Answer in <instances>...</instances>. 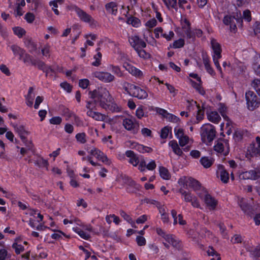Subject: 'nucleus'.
I'll return each instance as SVG.
<instances>
[{
  "instance_id": "1",
  "label": "nucleus",
  "mask_w": 260,
  "mask_h": 260,
  "mask_svg": "<svg viewBox=\"0 0 260 260\" xmlns=\"http://www.w3.org/2000/svg\"><path fill=\"white\" fill-rule=\"evenodd\" d=\"M88 96L92 101L86 102V107L88 109L87 115L95 120L103 121L105 116L100 112L93 111L96 105H99L106 111L112 113H119L122 107L114 100L107 88L99 87L88 92Z\"/></svg>"
},
{
  "instance_id": "2",
  "label": "nucleus",
  "mask_w": 260,
  "mask_h": 260,
  "mask_svg": "<svg viewBox=\"0 0 260 260\" xmlns=\"http://www.w3.org/2000/svg\"><path fill=\"white\" fill-rule=\"evenodd\" d=\"M223 23L229 27L230 32L236 34L238 30V27L242 28L243 18L240 10H237L231 14H226L222 19Z\"/></svg>"
},
{
  "instance_id": "3",
  "label": "nucleus",
  "mask_w": 260,
  "mask_h": 260,
  "mask_svg": "<svg viewBox=\"0 0 260 260\" xmlns=\"http://www.w3.org/2000/svg\"><path fill=\"white\" fill-rule=\"evenodd\" d=\"M122 88L125 93L139 100L145 99L148 97V93L145 89L127 82L123 83Z\"/></svg>"
},
{
  "instance_id": "4",
  "label": "nucleus",
  "mask_w": 260,
  "mask_h": 260,
  "mask_svg": "<svg viewBox=\"0 0 260 260\" xmlns=\"http://www.w3.org/2000/svg\"><path fill=\"white\" fill-rule=\"evenodd\" d=\"M215 127L214 125L207 123L202 125L201 128V136L203 142H211L216 136Z\"/></svg>"
},
{
  "instance_id": "5",
  "label": "nucleus",
  "mask_w": 260,
  "mask_h": 260,
  "mask_svg": "<svg viewBox=\"0 0 260 260\" xmlns=\"http://www.w3.org/2000/svg\"><path fill=\"white\" fill-rule=\"evenodd\" d=\"M69 10L75 12L81 21L88 23L91 26L95 24L96 21L92 17L77 5H70L69 7Z\"/></svg>"
},
{
  "instance_id": "6",
  "label": "nucleus",
  "mask_w": 260,
  "mask_h": 260,
  "mask_svg": "<svg viewBox=\"0 0 260 260\" xmlns=\"http://www.w3.org/2000/svg\"><path fill=\"white\" fill-rule=\"evenodd\" d=\"M214 150L221 155L227 156L230 152L229 140L224 139H219L214 146Z\"/></svg>"
},
{
  "instance_id": "7",
  "label": "nucleus",
  "mask_w": 260,
  "mask_h": 260,
  "mask_svg": "<svg viewBox=\"0 0 260 260\" xmlns=\"http://www.w3.org/2000/svg\"><path fill=\"white\" fill-rule=\"evenodd\" d=\"M247 108L253 111L260 105V98H258L253 91L249 90L245 93Z\"/></svg>"
},
{
  "instance_id": "8",
  "label": "nucleus",
  "mask_w": 260,
  "mask_h": 260,
  "mask_svg": "<svg viewBox=\"0 0 260 260\" xmlns=\"http://www.w3.org/2000/svg\"><path fill=\"white\" fill-rule=\"evenodd\" d=\"M179 192L181 194L185 202L190 203L191 205L194 208H200V202L196 196L192 194L190 192L187 191L182 188H180L179 190Z\"/></svg>"
},
{
  "instance_id": "9",
  "label": "nucleus",
  "mask_w": 260,
  "mask_h": 260,
  "mask_svg": "<svg viewBox=\"0 0 260 260\" xmlns=\"http://www.w3.org/2000/svg\"><path fill=\"white\" fill-rule=\"evenodd\" d=\"M122 124L126 130L133 131L134 133H137L139 130V122L132 117L123 119Z\"/></svg>"
},
{
  "instance_id": "10",
  "label": "nucleus",
  "mask_w": 260,
  "mask_h": 260,
  "mask_svg": "<svg viewBox=\"0 0 260 260\" xmlns=\"http://www.w3.org/2000/svg\"><path fill=\"white\" fill-rule=\"evenodd\" d=\"M92 75L104 83H110L115 80L114 76L107 72L95 71L92 73Z\"/></svg>"
},
{
  "instance_id": "11",
  "label": "nucleus",
  "mask_w": 260,
  "mask_h": 260,
  "mask_svg": "<svg viewBox=\"0 0 260 260\" xmlns=\"http://www.w3.org/2000/svg\"><path fill=\"white\" fill-rule=\"evenodd\" d=\"M243 246L249 253V256L253 260H259L260 259V245L254 246L251 244L243 243Z\"/></svg>"
},
{
  "instance_id": "12",
  "label": "nucleus",
  "mask_w": 260,
  "mask_h": 260,
  "mask_svg": "<svg viewBox=\"0 0 260 260\" xmlns=\"http://www.w3.org/2000/svg\"><path fill=\"white\" fill-rule=\"evenodd\" d=\"M128 42L135 51L139 49H143L146 47V43L145 41L137 35L129 37Z\"/></svg>"
},
{
  "instance_id": "13",
  "label": "nucleus",
  "mask_w": 260,
  "mask_h": 260,
  "mask_svg": "<svg viewBox=\"0 0 260 260\" xmlns=\"http://www.w3.org/2000/svg\"><path fill=\"white\" fill-rule=\"evenodd\" d=\"M238 204L245 214L251 216L253 214L252 206L246 199L244 198H239Z\"/></svg>"
},
{
  "instance_id": "14",
  "label": "nucleus",
  "mask_w": 260,
  "mask_h": 260,
  "mask_svg": "<svg viewBox=\"0 0 260 260\" xmlns=\"http://www.w3.org/2000/svg\"><path fill=\"white\" fill-rule=\"evenodd\" d=\"M240 176L245 180H256L260 178V168H256L254 170L243 172L241 174Z\"/></svg>"
},
{
  "instance_id": "15",
  "label": "nucleus",
  "mask_w": 260,
  "mask_h": 260,
  "mask_svg": "<svg viewBox=\"0 0 260 260\" xmlns=\"http://www.w3.org/2000/svg\"><path fill=\"white\" fill-rule=\"evenodd\" d=\"M38 69L42 71L45 73L46 77H53L56 74V71L53 69L51 66L46 64L44 61L39 62Z\"/></svg>"
},
{
  "instance_id": "16",
  "label": "nucleus",
  "mask_w": 260,
  "mask_h": 260,
  "mask_svg": "<svg viewBox=\"0 0 260 260\" xmlns=\"http://www.w3.org/2000/svg\"><path fill=\"white\" fill-rule=\"evenodd\" d=\"M204 201L206 206L210 210H214L218 204V201L209 193L205 195Z\"/></svg>"
},
{
  "instance_id": "17",
  "label": "nucleus",
  "mask_w": 260,
  "mask_h": 260,
  "mask_svg": "<svg viewBox=\"0 0 260 260\" xmlns=\"http://www.w3.org/2000/svg\"><path fill=\"white\" fill-rule=\"evenodd\" d=\"M125 70L128 72L132 76L141 79L144 77L143 73L138 68H137L135 66L131 64H127L126 66H124Z\"/></svg>"
},
{
  "instance_id": "18",
  "label": "nucleus",
  "mask_w": 260,
  "mask_h": 260,
  "mask_svg": "<svg viewBox=\"0 0 260 260\" xmlns=\"http://www.w3.org/2000/svg\"><path fill=\"white\" fill-rule=\"evenodd\" d=\"M211 46L213 51L212 55H215L216 57L218 58H221V47L220 44L217 42L216 40L213 38L211 40Z\"/></svg>"
},
{
  "instance_id": "19",
  "label": "nucleus",
  "mask_w": 260,
  "mask_h": 260,
  "mask_svg": "<svg viewBox=\"0 0 260 260\" xmlns=\"http://www.w3.org/2000/svg\"><path fill=\"white\" fill-rule=\"evenodd\" d=\"M131 147L141 153H151L153 151L152 148L144 146L137 142H132Z\"/></svg>"
},
{
  "instance_id": "20",
  "label": "nucleus",
  "mask_w": 260,
  "mask_h": 260,
  "mask_svg": "<svg viewBox=\"0 0 260 260\" xmlns=\"http://www.w3.org/2000/svg\"><path fill=\"white\" fill-rule=\"evenodd\" d=\"M125 154L128 157V162L134 167L138 166L139 163V158L138 155L132 150H128L125 151Z\"/></svg>"
},
{
  "instance_id": "21",
  "label": "nucleus",
  "mask_w": 260,
  "mask_h": 260,
  "mask_svg": "<svg viewBox=\"0 0 260 260\" xmlns=\"http://www.w3.org/2000/svg\"><path fill=\"white\" fill-rule=\"evenodd\" d=\"M15 129L19 135L21 140L25 142L27 141V136L29 134V132L25 129L24 126L22 125H17Z\"/></svg>"
},
{
  "instance_id": "22",
  "label": "nucleus",
  "mask_w": 260,
  "mask_h": 260,
  "mask_svg": "<svg viewBox=\"0 0 260 260\" xmlns=\"http://www.w3.org/2000/svg\"><path fill=\"white\" fill-rule=\"evenodd\" d=\"M41 61L39 59L35 58L32 55L26 53L24 56L23 61L27 66L31 65L38 68V64L40 63L39 62Z\"/></svg>"
},
{
  "instance_id": "23",
  "label": "nucleus",
  "mask_w": 260,
  "mask_h": 260,
  "mask_svg": "<svg viewBox=\"0 0 260 260\" xmlns=\"http://www.w3.org/2000/svg\"><path fill=\"white\" fill-rule=\"evenodd\" d=\"M168 145L171 148L173 152L176 155L179 157H183L184 155L183 150L180 148L176 140H173L170 141L168 143Z\"/></svg>"
},
{
  "instance_id": "24",
  "label": "nucleus",
  "mask_w": 260,
  "mask_h": 260,
  "mask_svg": "<svg viewBox=\"0 0 260 260\" xmlns=\"http://www.w3.org/2000/svg\"><path fill=\"white\" fill-rule=\"evenodd\" d=\"M189 82L192 87L197 91L199 94L202 95H204L206 94V91L202 86L203 82L201 80V82H196L192 79H190Z\"/></svg>"
},
{
  "instance_id": "25",
  "label": "nucleus",
  "mask_w": 260,
  "mask_h": 260,
  "mask_svg": "<svg viewBox=\"0 0 260 260\" xmlns=\"http://www.w3.org/2000/svg\"><path fill=\"white\" fill-rule=\"evenodd\" d=\"M105 9L107 12L113 15H116L118 13V5L116 2H111L105 5Z\"/></svg>"
},
{
  "instance_id": "26",
  "label": "nucleus",
  "mask_w": 260,
  "mask_h": 260,
  "mask_svg": "<svg viewBox=\"0 0 260 260\" xmlns=\"http://www.w3.org/2000/svg\"><path fill=\"white\" fill-rule=\"evenodd\" d=\"M186 185L194 190H200L201 187L200 182L192 177H189L186 180Z\"/></svg>"
},
{
  "instance_id": "27",
  "label": "nucleus",
  "mask_w": 260,
  "mask_h": 260,
  "mask_svg": "<svg viewBox=\"0 0 260 260\" xmlns=\"http://www.w3.org/2000/svg\"><path fill=\"white\" fill-rule=\"evenodd\" d=\"M206 113L208 119L214 123H218L221 120V117L217 111H207Z\"/></svg>"
},
{
  "instance_id": "28",
  "label": "nucleus",
  "mask_w": 260,
  "mask_h": 260,
  "mask_svg": "<svg viewBox=\"0 0 260 260\" xmlns=\"http://www.w3.org/2000/svg\"><path fill=\"white\" fill-rule=\"evenodd\" d=\"M218 169L221 181L224 183H227L229 180V172L224 169V166L222 165H219Z\"/></svg>"
},
{
  "instance_id": "29",
  "label": "nucleus",
  "mask_w": 260,
  "mask_h": 260,
  "mask_svg": "<svg viewBox=\"0 0 260 260\" xmlns=\"http://www.w3.org/2000/svg\"><path fill=\"white\" fill-rule=\"evenodd\" d=\"M185 45V40L183 38H179L175 40L172 43H170L168 47V49L170 48L179 49L184 47Z\"/></svg>"
},
{
  "instance_id": "30",
  "label": "nucleus",
  "mask_w": 260,
  "mask_h": 260,
  "mask_svg": "<svg viewBox=\"0 0 260 260\" xmlns=\"http://www.w3.org/2000/svg\"><path fill=\"white\" fill-rule=\"evenodd\" d=\"M214 159L208 156H203L200 158V162L205 168H210L214 163Z\"/></svg>"
},
{
  "instance_id": "31",
  "label": "nucleus",
  "mask_w": 260,
  "mask_h": 260,
  "mask_svg": "<svg viewBox=\"0 0 260 260\" xmlns=\"http://www.w3.org/2000/svg\"><path fill=\"white\" fill-rule=\"evenodd\" d=\"M72 230L75 233L77 234L81 238L84 240H88L90 238V236L89 234L86 233L85 232L81 230L79 227H73Z\"/></svg>"
},
{
  "instance_id": "32",
  "label": "nucleus",
  "mask_w": 260,
  "mask_h": 260,
  "mask_svg": "<svg viewBox=\"0 0 260 260\" xmlns=\"http://www.w3.org/2000/svg\"><path fill=\"white\" fill-rule=\"evenodd\" d=\"M252 68L256 75L260 77V55L254 57Z\"/></svg>"
},
{
  "instance_id": "33",
  "label": "nucleus",
  "mask_w": 260,
  "mask_h": 260,
  "mask_svg": "<svg viewBox=\"0 0 260 260\" xmlns=\"http://www.w3.org/2000/svg\"><path fill=\"white\" fill-rule=\"evenodd\" d=\"M126 23L136 28L139 27L141 25L140 20L133 16H131L127 18Z\"/></svg>"
},
{
  "instance_id": "34",
  "label": "nucleus",
  "mask_w": 260,
  "mask_h": 260,
  "mask_svg": "<svg viewBox=\"0 0 260 260\" xmlns=\"http://www.w3.org/2000/svg\"><path fill=\"white\" fill-rule=\"evenodd\" d=\"M182 28L184 30V34L185 35L186 38L188 40H191L193 42H194L196 40L195 36L194 35V32L193 29H191V28H186L185 25L182 26Z\"/></svg>"
},
{
  "instance_id": "35",
  "label": "nucleus",
  "mask_w": 260,
  "mask_h": 260,
  "mask_svg": "<svg viewBox=\"0 0 260 260\" xmlns=\"http://www.w3.org/2000/svg\"><path fill=\"white\" fill-rule=\"evenodd\" d=\"M159 173L160 177L164 180H169L171 178V175L168 170L164 167H159Z\"/></svg>"
},
{
  "instance_id": "36",
  "label": "nucleus",
  "mask_w": 260,
  "mask_h": 260,
  "mask_svg": "<svg viewBox=\"0 0 260 260\" xmlns=\"http://www.w3.org/2000/svg\"><path fill=\"white\" fill-rule=\"evenodd\" d=\"M100 50V48L96 49V51H98V53L94 55L93 58L95 59V61L91 63L92 66L94 67H99L101 64L102 54L100 52H99Z\"/></svg>"
},
{
  "instance_id": "37",
  "label": "nucleus",
  "mask_w": 260,
  "mask_h": 260,
  "mask_svg": "<svg viewBox=\"0 0 260 260\" xmlns=\"http://www.w3.org/2000/svg\"><path fill=\"white\" fill-rule=\"evenodd\" d=\"M34 164L36 166L39 167V168H46V169H48V167L49 166V163L47 160L44 159L43 157H40L37 158L34 162Z\"/></svg>"
},
{
  "instance_id": "38",
  "label": "nucleus",
  "mask_w": 260,
  "mask_h": 260,
  "mask_svg": "<svg viewBox=\"0 0 260 260\" xmlns=\"http://www.w3.org/2000/svg\"><path fill=\"white\" fill-rule=\"evenodd\" d=\"M109 70H111L113 74L116 75L118 77H122L123 76V74L121 71L119 67L117 66H114L113 64H110L108 66Z\"/></svg>"
},
{
  "instance_id": "39",
  "label": "nucleus",
  "mask_w": 260,
  "mask_h": 260,
  "mask_svg": "<svg viewBox=\"0 0 260 260\" xmlns=\"http://www.w3.org/2000/svg\"><path fill=\"white\" fill-rule=\"evenodd\" d=\"M164 3L169 10L174 9L176 11H177L178 5L177 0H165Z\"/></svg>"
},
{
  "instance_id": "40",
  "label": "nucleus",
  "mask_w": 260,
  "mask_h": 260,
  "mask_svg": "<svg viewBox=\"0 0 260 260\" xmlns=\"http://www.w3.org/2000/svg\"><path fill=\"white\" fill-rule=\"evenodd\" d=\"M255 141L257 145V147H255L254 145H252L251 147L252 153L254 155H260V137L257 136L255 138Z\"/></svg>"
},
{
  "instance_id": "41",
  "label": "nucleus",
  "mask_w": 260,
  "mask_h": 260,
  "mask_svg": "<svg viewBox=\"0 0 260 260\" xmlns=\"http://www.w3.org/2000/svg\"><path fill=\"white\" fill-rule=\"evenodd\" d=\"M16 240L13 243L12 247L15 250V252L16 254H19L21 252L24 251V247L23 245L19 244Z\"/></svg>"
},
{
  "instance_id": "42",
  "label": "nucleus",
  "mask_w": 260,
  "mask_h": 260,
  "mask_svg": "<svg viewBox=\"0 0 260 260\" xmlns=\"http://www.w3.org/2000/svg\"><path fill=\"white\" fill-rule=\"evenodd\" d=\"M172 127L166 126L161 128L160 131V137L161 139H167L168 137L169 133H172Z\"/></svg>"
},
{
  "instance_id": "43",
  "label": "nucleus",
  "mask_w": 260,
  "mask_h": 260,
  "mask_svg": "<svg viewBox=\"0 0 260 260\" xmlns=\"http://www.w3.org/2000/svg\"><path fill=\"white\" fill-rule=\"evenodd\" d=\"M198 107V111L196 116V120L198 121V122L203 119L204 117V113H205V108L202 106L200 107V105L197 106Z\"/></svg>"
},
{
  "instance_id": "44",
  "label": "nucleus",
  "mask_w": 260,
  "mask_h": 260,
  "mask_svg": "<svg viewBox=\"0 0 260 260\" xmlns=\"http://www.w3.org/2000/svg\"><path fill=\"white\" fill-rule=\"evenodd\" d=\"M14 34L17 36L18 38H21L26 34L25 29L19 26H15L13 28Z\"/></svg>"
},
{
  "instance_id": "45",
  "label": "nucleus",
  "mask_w": 260,
  "mask_h": 260,
  "mask_svg": "<svg viewBox=\"0 0 260 260\" xmlns=\"http://www.w3.org/2000/svg\"><path fill=\"white\" fill-rule=\"evenodd\" d=\"M166 120L169 122L179 124L180 122V119L178 116L169 113L168 115L166 116Z\"/></svg>"
},
{
  "instance_id": "46",
  "label": "nucleus",
  "mask_w": 260,
  "mask_h": 260,
  "mask_svg": "<svg viewBox=\"0 0 260 260\" xmlns=\"http://www.w3.org/2000/svg\"><path fill=\"white\" fill-rule=\"evenodd\" d=\"M136 51L140 57L144 59H149L151 57L150 54L143 49H139L136 50Z\"/></svg>"
},
{
  "instance_id": "47",
  "label": "nucleus",
  "mask_w": 260,
  "mask_h": 260,
  "mask_svg": "<svg viewBox=\"0 0 260 260\" xmlns=\"http://www.w3.org/2000/svg\"><path fill=\"white\" fill-rule=\"evenodd\" d=\"M218 111L225 120L229 119L228 116L226 115L227 108L223 104H220Z\"/></svg>"
},
{
  "instance_id": "48",
  "label": "nucleus",
  "mask_w": 260,
  "mask_h": 260,
  "mask_svg": "<svg viewBox=\"0 0 260 260\" xmlns=\"http://www.w3.org/2000/svg\"><path fill=\"white\" fill-rule=\"evenodd\" d=\"M243 237L240 234H235L232 238L231 241L233 244L242 243L243 241Z\"/></svg>"
},
{
  "instance_id": "49",
  "label": "nucleus",
  "mask_w": 260,
  "mask_h": 260,
  "mask_svg": "<svg viewBox=\"0 0 260 260\" xmlns=\"http://www.w3.org/2000/svg\"><path fill=\"white\" fill-rule=\"evenodd\" d=\"M60 86L64 90L66 91L68 93H70L73 88V86L67 81H64L60 84Z\"/></svg>"
},
{
  "instance_id": "50",
  "label": "nucleus",
  "mask_w": 260,
  "mask_h": 260,
  "mask_svg": "<svg viewBox=\"0 0 260 260\" xmlns=\"http://www.w3.org/2000/svg\"><path fill=\"white\" fill-rule=\"evenodd\" d=\"M75 138L77 141L81 144H84L86 142V134L85 133L77 134L76 135Z\"/></svg>"
},
{
  "instance_id": "51",
  "label": "nucleus",
  "mask_w": 260,
  "mask_h": 260,
  "mask_svg": "<svg viewBox=\"0 0 260 260\" xmlns=\"http://www.w3.org/2000/svg\"><path fill=\"white\" fill-rule=\"evenodd\" d=\"M243 20L244 19L247 22H250L251 21V14L249 10L247 9L243 12V15L242 16Z\"/></svg>"
},
{
  "instance_id": "52",
  "label": "nucleus",
  "mask_w": 260,
  "mask_h": 260,
  "mask_svg": "<svg viewBox=\"0 0 260 260\" xmlns=\"http://www.w3.org/2000/svg\"><path fill=\"white\" fill-rule=\"evenodd\" d=\"M98 159L102 161L107 165H110L111 163V160L108 158L107 155L102 151L101 152L100 156Z\"/></svg>"
},
{
  "instance_id": "53",
  "label": "nucleus",
  "mask_w": 260,
  "mask_h": 260,
  "mask_svg": "<svg viewBox=\"0 0 260 260\" xmlns=\"http://www.w3.org/2000/svg\"><path fill=\"white\" fill-rule=\"evenodd\" d=\"M175 34L172 30H170L168 33L163 32L160 36L166 39L167 41H171L174 37Z\"/></svg>"
},
{
  "instance_id": "54",
  "label": "nucleus",
  "mask_w": 260,
  "mask_h": 260,
  "mask_svg": "<svg viewBox=\"0 0 260 260\" xmlns=\"http://www.w3.org/2000/svg\"><path fill=\"white\" fill-rule=\"evenodd\" d=\"M178 139L179 140V145L181 147L185 146L189 143V138L187 135H184Z\"/></svg>"
},
{
  "instance_id": "55",
  "label": "nucleus",
  "mask_w": 260,
  "mask_h": 260,
  "mask_svg": "<svg viewBox=\"0 0 260 260\" xmlns=\"http://www.w3.org/2000/svg\"><path fill=\"white\" fill-rule=\"evenodd\" d=\"M90 84L89 80L87 79H82L79 81V86L82 89H86Z\"/></svg>"
},
{
  "instance_id": "56",
  "label": "nucleus",
  "mask_w": 260,
  "mask_h": 260,
  "mask_svg": "<svg viewBox=\"0 0 260 260\" xmlns=\"http://www.w3.org/2000/svg\"><path fill=\"white\" fill-rule=\"evenodd\" d=\"M174 130L175 136L177 139H179V138L185 135L184 129L182 128L179 127L178 126H176Z\"/></svg>"
},
{
  "instance_id": "57",
  "label": "nucleus",
  "mask_w": 260,
  "mask_h": 260,
  "mask_svg": "<svg viewBox=\"0 0 260 260\" xmlns=\"http://www.w3.org/2000/svg\"><path fill=\"white\" fill-rule=\"evenodd\" d=\"M144 38L145 41L148 43V44L152 46H156L157 45L156 40L152 37V35L150 36L149 37H145L144 35Z\"/></svg>"
},
{
  "instance_id": "58",
  "label": "nucleus",
  "mask_w": 260,
  "mask_h": 260,
  "mask_svg": "<svg viewBox=\"0 0 260 260\" xmlns=\"http://www.w3.org/2000/svg\"><path fill=\"white\" fill-rule=\"evenodd\" d=\"M61 122L62 118L60 116H54L49 120L50 123L54 125L60 124Z\"/></svg>"
},
{
  "instance_id": "59",
  "label": "nucleus",
  "mask_w": 260,
  "mask_h": 260,
  "mask_svg": "<svg viewBox=\"0 0 260 260\" xmlns=\"http://www.w3.org/2000/svg\"><path fill=\"white\" fill-rule=\"evenodd\" d=\"M127 184L136 190H139L141 187V185L137 183L135 181L131 178L127 180Z\"/></svg>"
},
{
  "instance_id": "60",
  "label": "nucleus",
  "mask_w": 260,
  "mask_h": 260,
  "mask_svg": "<svg viewBox=\"0 0 260 260\" xmlns=\"http://www.w3.org/2000/svg\"><path fill=\"white\" fill-rule=\"evenodd\" d=\"M27 47L29 49V52L31 53L36 51L37 48L36 43L30 40L27 42Z\"/></svg>"
},
{
  "instance_id": "61",
  "label": "nucleus",
  "mask_w": 260,
  "mask_h": 260,
  "mask_svg": "<svg viewBox=\"0 0 260 260\" xmlns=\"http://www.w3.org/2000/svg\"><path fill=\"white\" fill-rule=\"evenodd\" d=\"M136 241L137 242V244L139 246H143L146 245V241L145 238L141 236H138L136 237Z\"/></svg>"
},
{
  "instance_id": "62",
  "label": "nucleus",
  "mask_w": 260,
  "mask_h": 260,
  "mask_svg": "<svg viewBox=\"0 0 260 260\" xmlns=\"http://www.w3.org/2000/svg\"><path fill=\"white\" fill-rule=\"evenodd\" d=\"M146 163L144 159H139V163L138 164V170L141 172H144L146 171Z\"/></svg>"
},
{
  "instance_id": "63",
  "label": "nucleus",
  "mask_w": 260,
  "mask_h": 260,
  "mask_svg": "<svg viewBox=\"0 0 260 260\" xmlns=\"http://www.w3.org/2000/svg\"><path fill=\"white\" fill-rule=\"evenodd\" d=\"M165 85L166 86L170 93H171L173 96H175L177 94V90L175 89L173 85H171L168 83H166Z\"/></svg>"
},
{
  "instance_id": "64",
  "label": "nucleus",
  "mask_w": 260,
  "mask_h": 260,
  "mask_svg": "<svg viewBox=\"0 0 260 260\" xmlns=\"http://www.w3.org/2000/svg\"><path fill=\"white\" fill-rule=\"evenodd\" d=\"M24 19L28 23H31L34 21L35 16L33 13L27 12L24 16Z\"/></svg>"
}]
</instances>
